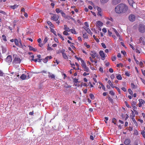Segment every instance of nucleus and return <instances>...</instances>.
I'll list each match as a JSON object with an SVG mask.
<instances>
[{"label":"nucleus","mask_w":145,"mask_h":145,"mask_svg":"<svg viewBox=\"0 0 145 145\" xmlns=\"http://www.w3.org/2000/svg\"><path fill=\"white\" fill-rule=\"evenodd\" d=\"M6 61L8 63H10L12 61V58L11 56L8 55L6 59Z\"/></svg>","instance_id":"9"},{"label":"nucleus","mask_w":145,"mask_h":145,"mask_svg":"<svg viewBox=\"0 0 145 145\" xmlns=\"http://www.w3.org/2000/svg\"><path fill=\"white\" fill-rule=\"evenodd\" d=\"M83 68H84V71H86L87 72H89V68L86 66H85L84 67H83Z\"/></svg>","instance_id":"23"},{"label":"nucleus","mask_w":145,"mask_h":145,"mask_svg":"<svg viewBox=\"0 0 145 145\" xmlns=\"http://www.w3.org/2000/svg\"><path fill=\"white\" fill-rule=\"evenodd\" d=\"M136 102L133 101L131 103V106L133 108V109H137V106L136 105Z\"/></svg>","instance_id":"13"},{"label":"nucleus","mask_w":145,"mask_h":145,"mask_svg":"<svg viewBox=\"0 0 145 145\" xmlns=\"http://www.w3.org/2000/svg\"><path fill=\"white\" fill-rule=\"evenodd\" d=\"M48 46L47 50H52V48L50 47L49 46V44H48Z\"/></svg>","instance_id":"62"},{"label":"nucleus","mask_w":145,"mask_h":145,"mask_svg":"<svg viewBox=\"0 0 145 145\" xmlns=\"http://www.w3.org/2000/svg\"><path fill=\"white\" fill-rule=\"evenodd\" d=\"M97 25L100 27H101L103 25V23L102 22L100 21H97L96 22Z\"/></svg>","instance_id":"20"},{"label":"nucleus","mask_w":145,"mask_h":145,"mask_svg":"<svg viewBox=\"0 0 145 145\" xmlns=\"http://www.w3.org/2000/svg\"><path fill=\"white\" fill-rule=\"evenodd\" d=\"M81 66L83 67L86 66V64L84 62V61L83 60H81Z\"/></svg>","instance_id":"26"},{"label":"nucleus","mask_w":145,"mask_h":145,"mask_svg":"<svg viewBox=\"0 0 145 145\" xmlns=\"http://www.w3.org/2000/svg\"><path fill=\"white\" fill-rule=\"evenodd\" d=\"M91 53H92L95 56H97V54L96 52L95 51H91Z\"/></svg>","instance_id":"37"},{"label":"nucleus","mask_w":145,"mask_h":145,"mask_svg":"<svg viewBox=\"0 0 145 145\" xmlns=\"http://www.w3.org/2000/svg\"><path fill=\"white\" fill-rule=\"evenodd\" d=\"M116 59V56H114L112 57V60L113 61H115Z\"/></svg>","instance_id":"57"},{"label":"nucleus","mask_w":145,"mask_h":145,"mask_svg":"<svg viewBox=\"0 0 145 145\" xmlns=\"http://www.w3.org/2000/svg\"><path fill=\"white\" fill-rule=\"evenodd\" d=\"M54 40H55V41L57 43H59V41H58V39L57 38L54 37Z\"/></svg>","instance_id":"61"},{"label":"nucleus","mask_w":145,"mask_h":145,"mask_svg":"<svg viewBox=\"0 0 145 145\" xmlns=\"http://www.w3.org/2000/svg\"><path fill=\"white\" fill-rule=\"evenodd\" d=\"M47 23L49 25H50L51 27H53L54 25L50 21H47Z\"/></svg>","instance_id":"29"},{"label":"nucleus","mask_w":145,"mask_h":145,"mask_svg":"<svg viewBox=\"0 0 145 145\" xmlns=\"http://www.w3.org/2000/svg\"><path fill=\"white\" fill-rule=\"evenodd\" d=\"M4 73L3 72V71L0 70V76H3L4 75Z\"/></svg>","instance_id":"59"},{"label":"nucleus","mask_w":145,"mask_h":145,"mask_svg":"<svg viewBox=\"0 0 145 145\" xmlns=\"http://www.w3.org/2000/svg\"><path fill=\"white\" fill-rule=\"evenodd\" d=\"M129 93L131 95H133V92L130 89H128Z\"/></svg>","instance_id":"45"},{"label":"nucleus","mask_w":145,"mask_h":145,"mask_svg":"<svg viewBox=\"0 0 145 145\" xmlns=\"http://www.w3.org/2000/svg\"><path fill=\"white\" fill-rule=\"evenodd\" d=\"M83 37L84 39H87L88 36L86 33L83 34Z\"/></svg>","instance_id":"33"},{"label":"nucleus","mask_w":145,"mask_h":145,"mask_svg":"<svg viewBox=\"0 0 145 145\" xmlns=\"http://www.w3.org/2000/svg\"><path fill=\"white\" fill-rule=\"evenodd\" d=\"M48 61V59L47 57H46L43 60V61L44 63H46Z\"/></svg>","instance_id":"47"},{"label":"nucleus","mask_w":145,"mask_h":145,"mask_svg":"<svg viewBox=\"0 0 145 145\" xmlns=\"http://www.w3.org/2000/svg\"><path fill=\"white\" fill-rule=\"evenodd\" d=\"M121 53L122 54H123L124 56H125V55H127L126 52L124 50H121Z\"/></svg>","instance_id":"52"},{"label":"nucleus","mask_w":145,"mask_h":145,"mask_svg":"<svg viewBox=\"0 0 145 145\" xmlns=\"http://www.w3.org/2000/svg\"><path fill=\"white\" fill-rule=\"evenodd\" d=\"M67 32L66 31H64L63 33V35H69V33Z\"/></svg>","instance_id":"46"},{"label":"nucleus","mask_w":145,"mask_h":145,"mask_svg":"<svg viewBox=\"0 0 145 145\" xmlns=\"http://www.w3.org/2000/svg\"><path fill=\"white\" fill-rule=\"evenodd\" d=\"M27 77V76L24 74H23L22 75L20 76V78L22 80H24L26 79Z\"/></svg>","instance_id":"21"},{"label":"nucleus","mask_w":145,"mask_h":145,"mask_svg":"<svg viewBox=\"0 0 145 145\" xmlns=\"http://www.w3.org/2000/svg\"><path fill=\"white\" fill-rule=\"evenodd\" d=\"M59 18V16L56 15L54 14L53 16H51V19L54 21H57L58 20Z\"/></svg>","instance_id":"7"},{"label":"nucleus","mask_w":145,"mask_h":145,"mask_svg":"<svg viewBox=\"0 0 145 145\" xmlns=\"http://www.w3.org/2000/svg\"><path fill=\"white\" fill-rule=\"evenodd\" d=\"M29 48V50L30 51H33L34 52H36L37 50V49L36 48H34L31 46L29 45L28 46Z\"/></svg>","instance_id":"16"},{"label":"nucleus","mask_w":145,"mask_h":145,"mask_svg":"<svg viewBox=\"0 0 145 145\" xmlns=\"http://www.w3.org/2000/svg\"><path fill=\"white\" fill-rule=\"evenodd\" d=\"M120 66L121 67H123V64L121 63H120L119 64H117L116 65V66L117 67H119Z\"/></svg>","instance_id":"48"},{"label":"nucleus","mask_w":145,"mask_h":145,"mask_svg":"<svg viewBox=\"0 0 145 145\" xmlns=\"http://www.w3.org/2000/svg\"><path fill=\"white\" fill-rule=\"evenodd\" d=\"M89 27H86L85 26H83V28H84L88 33L91 35L92 33Z\"/></svg>","instance_id":"11"},{"label":"nucleus","mask_w":145,"mask_h":145,"mask_svg":"<svg viewBox=\"0 0 145 145\" xmlns=\"http://www.w3.org/2000/svg\"><path fill=\"white\" fill-rule=\"evenodd\" d=\"M18 6H19L18 5L16 4V5H14L13 6H10V7L11 8H12L13 9H15L17 8V7H18Z\"/></svg>","instance_id":"22"},{"label":"nucleus","mask_w":145,"mask_h":145,"mask_svg":"<svg viewBox=\"0 0 145 145\" xmlns=\"http://www.w3.org/2000/svg\"><path fill=\"white\" fill-rule=\"evenodd\" d=\"M63 87L65 88H67L71 87V86L69 85H68L67 83H65L63 85Z\"/></svg>","instance_id":"24"},{"label":"nucleus","mask_w":145,"mask_h":145,"mask_svg":"<svg viewBox=\"0 0 145 145\" xmlns=\"http://www.w3.org/2000/svg\"><path fill=\"white\" fill-rule=\"evenodd\" d=\"M84 44V46H86L87 48H90V46L86 42H85Z\"/></svg>","instance_id":"36"},{"label":"nucleus","mask_w":145,"mask_h":145,"mask_svg":"<svg viewBox=\"0 0 145 145\" xmlns=\"http://www.w3.org/2000/svg\"><path fill=\"white\" fill-rule=\"evenodd\" d=\"M14 42L16 45L18 46H19V42H18V40L17 39H15L14 40Z\"/></svg>","instance_id":"25"},{"label":"nucleus","mask_w":145,"mask_h":145,"mask_svg":"<svg viewBox=\"0 0 145 145\" xmlns=\"http://www.w3.org/2000/svg\"><path fill=\"white\" fill-rule=\"evenodd\" d=\"M75 64H76V65L77 67V69H76V70H79L80 69H79V64L76 62L75 63Z\"/></svg>","instance_id":"50"},{"label":"nucleus","mask_w":145,"mask_h":145,"mask_svg":"<svg viewBox=\"0 0 145 145\" xmlns=\"http://www.w3.org/2000/svg\"><path fill=\"white\" fill-rule=\"evenodd\" d=\"M84 24L86 26V27H89V25L87 22H85L84 23Z\"/></svg>","instance_id":"58"},{"label":"nucleus","mask_w":145,"mask_h":145,"mask_svg":"<svg viewBox=\"0 0 145 145\" xmlns=\"http://www.w3.org/2000/svg\"><path fill=\"white\" fill-rule=\"evenodd\" d=\"M21 61V60L18 56H16L14 59L12 63L14 65L20 64Z\"/></svg>","instance_id":"2"},{"label":"nucleus","mask_w":145,"mask_h":145,"mask_svg":"<svg viewBox=\"0 0 145 145\" xmlns=\"http://www.w3.org/2000/svg\"><path fill=\"white\" fill-rule=\"evenodd\" d=\"M64 29L65 31L67 32H69L70 31V29L68 27L67 25H64Z\"/></svg>","instance_id":"19"},{"label":"nucleus","mask_w":145,"mask_h":145,"mask_svg":"<svg viewBox=\"0 0 145 145\" xmlns=\"http://www.w3.org/2000/svg\"><path fill=\"white\" fill-rule=\"evenodd\" d=\"M51 31L56 36H57V35L56 34V31L54 30L53 29H51Z\"/></svg>","instance_id":"38"},{"label":"nucleus","mask_w":145,"mask_h":145,"mask_svg":"<svg viewBox=\"0 0 145 145\" xmlns=\"http://www.w3.org/2000/svg\"><path fill=\"white\" fill-rule=\"evenodd\" d=\"M109 0H100V2L102 5H104L105 4L107 3Z\"/></svg>","instance_id":"18"},{"label":"nucleus","mask_w":145,"mask_h":145,"mask_svg":"<svg viewBox=\"0 0 145 145\" xmlns=\"http://www.w3.org/2000/svg\"><path fill=\"white\" fill-rule=\"evenodd\" d=\"M107 19L109 20H110L112 22H113V19L111 17H108V18H107Z\"/></svg>","instance_id":"60"},{"label":"nucleus","mask_w":145,"mask_h":145,"mask_svg":"<svg viewBox=\"0 0 145 145\" xmlns=\"http://www.w3.org/2000/svg\"><path fill=\"white\" fill-rule=\"evenodd\" d=\"M114 88H115L118 91V92L120 94H121V92H120V90L119 89V88H118V87H117L116 86H114Z\"/></svg>","instance_id":"44"},{"label":"nucleus","mask_w":145,"mask_h":145,"mask_svg":"<svg viewBox=\"0 0 145 145\" xmlns=\"http://www.w3.org/2000/svg\"><path fill=\"white\" fill-rule=\"evenodd\" d=\"M131 86L132 88H134L135 87V86L134 84L133 83H131Z\"/></svg>","instance_id":"64"},{"label":"nucleus","mask_w":145,"mask_h":145,"mask_svg":"<svg viewBox=\"0 0 145 145\" xmlns=\"http://www.w3.org/2000/svg\"><path fill=\"white\" fill-rule=\"evenodd\" d=\"M61 14L62 16L63 17H65V13L63 12L62 10L61 11Z\"/></svg>","instance_id":"63"},{"label":"nucleus","mask_w":145,"mask_h":145,"mask_svg":"<svg viewBox=\"0 0 145 145\" xmlns=\"http://www.w3.org/2000/svg\"><path fill=\"white\" fill-rule=\"evenodd\" d=\"M73 81L75 83H77L78 82V79L76 78L74 79Z\"/></svg>","instance_id":"51"},{"label":"nucleus","mask_w":145,"mask_h":145,"mask_svg":"<svg viewBox=\"0 0 145 145\" xmlns=\"http://www.w3.org/2000/svg\"><path fill=\"white\" fill-rule=\"evenodd\" d=\"M125 103L127 107L129 108H131V107L128 105L127 102L125 101Z\"/></svg>","instance_id":"53"},{"label":"nucleus","mask_w":145,"mask_h":145,"mask_svg":"<svg viewBox=\"0 0 145 145\" xmlns=\"http://www.w3.org/2000/svg\"><path fill=\"white\" fill-rule=\"evenodd\" d=\"M139 103L138 104V106L139 107L142 106V105H144L145 104V101L142 99H138Z\"/></svg>","instance_id":"6"},{"label":"nucleus","mask_w":145,"mask_h":145,"mask_svg":"<svg viewBox=\"0 0 145 145\" xmlns=\"http://www.w3.org/2000/svg\"><path fill=\"white\" fill-rule=\"evenodd\" d=\"M135 15L131 14L129 16V19L130 21L133 22L135 20Z\"/></svg>","instance_id":"5"},{"label":"nucleus","mask_w":145,"mask_h":145,"mask_svg":"<svg viewBox=\"0 0 145 145\" xmlns=\"http://www.w3.org/2000/svg\"><path fill=\"white\" fill-rule=\"evenodd\" d=\"M37 57L38 58H39L38 60L40 62L41 60H42V59H40L39 58H40L41 57V55H38L37 56Z\"/></svg>","instance_id":"54"},{"label":"nucleus","mask_w":145,"mask_h":145,"mask_svg":"<svg viewBox=\"0 0 145 145\" xmlns=\"http://www.w3.org/2000/svg\"><path fill=\"white\" fill-rule=\"evenodd\" d=\"M128 9V7L126 5L123 3H120L116 7L115 10L117 14L125 13L127 11Z\"/></svg>","instance_id":"1"},{"label":"nucleus","mask_w":145,"mask_h":145,"mask_svg":"<svg viewBox=\"0 0 145 145\" xmlns=\"http://www.w3.org/2000/svg\"><path fill=\"white\" fill-rule=\"evenodd\" d=\"M57 35L58 36L60 37V38H61V39L62 40H64V38L60 34L58 33Z\"/></svg>","instance_id":"49"},{"label":"nucleus","mask_w":145,"mask_h":145,"mask_svg":"<svg viewBox=\"0 0 145 145\" xmlns=\"http://www.w3.org/2000/svg\"><path fill=\"white\" fill-rule=\"evenodd\" d=\"M89 96L90 98L91 99H95V97L93 94L90 93V94Z\"/></svg>","instance_id":"35"},{"label":"nucleus","mask_w":145,"mask_h":145,"mask_svg":"<svg viewBox=\"0 0 145 145\" xmlns=\"http://www.w3.org/2000/svg\"><path fill=\"white\" fill-rule=\"evenodd\" d=\"M131 140L129 138H125L124 142V144L125 145H127L128 144H131Z\"/></svg>","instance_id":"10"},{"label":"nucleus","mask_w":145,"mask_h":145,"mask_svg":"<svg viewBox=\"0 0 145 145\" xmlns=\"http://www.w3.org/2000/svg\"><path fill=\"white\" fill-rule=\"evenodd\" d=\"M99 54L101 56V59L104 60L105 59V54L103 50H100L99 52Z\"/></svg>","instance_id":"8"},{"label":"nucleus","mask_w":145,"mask_h":145,"mask_svg":"<svg viewBox=\"0 0 145 145\" xmlns=\"http://www.w3.org/2000/svg\"><path fill=\"white\" fill-rule=\"evenodd\" d=\"M70 31H71V32L72 34H76V32L74 29H71Z\"/></svg>","instance_id":"32"},{"label":"nucleus","mask_w":145,"mask_h":145,"mask_svg":"<svg viewBox=\"0 0 145 145\" xmlns=\"http://www.w3.org/2000/svg\"><path fill=\"white\" fill-rule=\"evenodd\" d=\"M138 30L140 32L144 33L145 32V27L144 25L142 24H139L138 27Z\"/></svg>","instance_id":"4"},{"label":"nucleus","mask_w":145,"mask_h":145,"mask_svg":"<svg viewBox=\"0 0 145 145\" xmlns=\"http://www.w3.org/2000/svg\"><path fill=\"white\" fill-rule=\"evenodd\" d=\"M121 0H112V4L114 5H116L120 3Z\"/></svg>","instance_id":"14"},{"label":"nucleus","mask_w":145,"mask_h":145,"mask_svg":"<svg viewBox=\"0 0 145 145\" xmlns=\"http://www.w3.org/2000/svg\"><path fill=\"white\" fill-rule=\"evenodd\" d=\"M128 1L130 6L132 7L135 8L134 6L135 5V4L133 0H128Z\"/></svg>","instance_id":"12"},{"label":"nucleus","mask_w":145,"mask_h":145,"mask_svg":"<svg viewBox=\"0 0 145 145\" xmlns=\"http://www.w3.org/2000/svg\"><path fill=\"white\" fill-rule=\"evenodd\" d=\"M109 93L111 95H114V93L112 91H110Z\"/></svg>","instance_id":"55"},{"label":"nucleus","mask_w":145,"mask_h":145,"mask_svg":"<svg viewBox=\"0 0 145 145\" xmlns=\"http://www.w3.org/2000/svg\"><path fill=\"white\" fill-rule=\"evenodd\" d=\"M96 8V9H97V10L98 11V12H101V11H102L100 7H99L97 6Z\"/></svg>","instance_id":"40"},{"label":"nucleus","mask_w":145,"mask_h":145,"mask_svg":"<svg viewBox=\"0 0 145 145\" xmlns=\"http://www.w3.org/2000/svg\"><path fill=\"white\" fill-rule=\"evenodd\" d=\"M108 100L110 101L112 103H113L114 102V101L109 96L108 97Z\"/></svg>","instance_id":"34"},{"label":"nucleus","mask_w":145,"mask_h":145,"mask_svg":"<svg viewBox=\"0 0 145 145\" xmlns=\"http://www.w3.org/2000/svg\"><path fill=\"white\" fill-rule=\"evenodd\" d=\"M116 77L117 79L119 80H121L122 79V78L120 74H119L117 75Z\"/></svg>","instance_id":"28"},{"label":"nucleus","mask_w":145,"mask_h":145,"mask_svg":"<svg viewBox=\"0 0 145 145\" xmlns=\"http://www.w3.org/2000/svg\"><path fill=\"white\" fill-rule=\"evenodd\" d=\"M137 43L138 44H141V45H145V39L144 37H141L137 40Z\"/></svg>","instance_id":"3"},{"label":"nucleus","mask_w":145,"mask_h":145,"mask_svg":"<svg viewBox=\"0 0 145 145\" xmlns=\"http://www.w3.org/2000/svg\"><path fill=\"white\" fill-rule=\"evenodd\" d=\"M1 48H2L3 53H5L6 51V48L4 47L3 46H1Z\"/></svg>","instance_id":"31"},{"label":"nucleus","mask_w":145,"mask_h":145,"mask_svg":"<svg viewBox=\"0 0 145 145\" xmlns=\"http://www.w3.org/2000/svg\"><path fill=\"white\" fill-rule=\"evenodd\" d=\"M62 10H60L58 8H57L56 9V12L57 13H61V11H62Z\"/></svg>","instance_id":"41"},{"label":"nucleus","mask_w":145,"mask_h":145,"mask_svg":"<svg viewBox=\"0 0 145 145\" xmlns=\"http://www.w3.org/2000/svg\"><path fill=\"white\" fill-rule=\"evenodd\" d=\"M19 46H18L20 48H23V46L22 44V42L21 41H19Z\"/></svg>","instance_id":"42"},{"label":"nucleus","mask_w":145,"mask_h":145,"mask_svg":"<svg viewBox=\"0 0 145 145\" xmlns=\"http://www.w3.org/2000/svg\"><path fill=\"white\" fill-rule=\"evenodd\" d=\"M101 45L102 47L104 48H106V46L105 45V44L103 43H102L101 44Z\"/></svg>","instance_id":"56"},{"label":"nucleus","mask_w":145,"mask_h":145,"mask_svg":"<svg viewBox=\"0 0 145 145\" xmlns=\"http://www.w3.org/2000/svg\"><path fill=\"white\" fill-rule=\"evenodd\" d=\"M116 121L117 120L116 119L114 118H113L112 119V122L113 123H114L115 124H116Z\"/></svg>","instance_id":"39"},{"label":"nucleus","mask_w":145,"mask_h":145,"mask_svg":"<svg viewBox=\"0 0 145 145\" xmlns=\"http://www.w3.org/2000/svg\"><path fill=\"white\" fill-rule=\"evenodd\" d=\"M65 50L64 49H59L57 50V54H59L61 53L62 54L65 52Z\"/></svg>","instance_id":"15"},{"label":"nucleus","mask_w":145,"mask_h":145,"mask_svg":"<svg viewBox=\"0 0 145 145\" xmlns=\"http://www.w3.org/2000/svg\"><path fill=\"white\" fill-rule=\"evenodd\" d=\"M48 37H46L45 38H44V40L43 42L44 44L46 43L48 41Z\"/></svg>","instance_id":"43"},{"label":"nucleus","mask_w":145,"mask_h":145,"mask_svg":"<svg viewBox=\"0 0 145 145\" xmlns=\"http://www.w3.org/2000/svg\"><path fill=\"white\" fill-rule=\"evenodd\" d=\"M63 56V57L65 59H68V57L67 56L66 54L65 53V52H64L63 54H62Z\"/></svg>","instance_id":"27"},{"label":"nucleus","mask_w":145,"mask_h":145,"mask_svg":"<svg viewBox=\"0 0 145 145\" xmlns=\"http://www.w3.org/2000/svg\"><path fill=\"white\" fill-rule=\"evenodd\" d=\"M2 37L3 39V40L5 41H7V38L6 36L4 35H2Z\"/></svg>","instance_id":"30"},{"label":"nucleus","mask_w":145,"mask_h":145,"mask_svg":"<svg viewBox=\"0 0 145 145\" xmlns=\"http://www.w3.org/2000/svg\"><path fill=\"white\" fill-rule=\"evenodd\" d=\"M48 73L49 74L48 75L49 78H50L52 79H54L55 78V76L54 74H52L49 72H48Z\"/></svg>","instance_id":"17"}]
</instances>
